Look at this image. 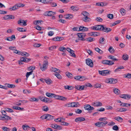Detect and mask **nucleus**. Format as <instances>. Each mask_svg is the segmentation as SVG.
<instances>
[{"label": "nucleus", "mask_w": 131, "mask_h": 131, "mask_svg": "<svg viewBox=\"0 0 131 131\" xmlns=\"http://www.w3.org/2000/svg\"><path fill=\"white\" fill-rule=\"evenodd\" d=\"M91 29L96 30H102L106 32H109L112 30V29L109 28L104 27L103 25H95L91 27Z\"/></svg>", "instance_id": "nucleus-1"}, {"label": "nucleus", "mask_w": 131, "mask_h": 131, "mask_svg": "<svg viewBox=\"0 0 131 131\" xmlns=\"http://www.w3.org/2000/svg\"><path fill=\"white\" fill-rule=\"evenodd\" d=\"M105 82L106 83L114 84L117 82V79H116L108 78L105 80Z\"/></svg>", "instance_id": "nucleus-2"}, {"label": "nucleus", "mask_w": 131, "mask_h": 131, "mask_svg": "<svg viewBox=\"0 0 131 131\" xmlns=\"http://www.w3.org/2000/svg\"><path fill=\"white\" fill-rule=\"evenodd\" d=\"M48 65V62L47 60L43 61L42 66L40 67V69L42 71H45L47 69Z\"/></svg>", "instance_id": "nucleus-3"}, {"label": "nucleus", "mask_w": 131, "mask_h": 131, "mask_svg": "<svg viewBox=\"0 0 131 131\" xmlns=\"http://www.w3.org/2000/svg\"><path fill=\"white\" fill-rule=\"evenodd\" d=\"M107 123V121H104V122H99L95 123V125L97 127L101 128L104 126Z\"/></svg>", "instance_id": "nucleus-4"}, {"label": "nucleus", "mask_w": 131, "mask_h": 131, "mask_svg": "<svg viewBox=\"0 0 131 131\" xmlns=\"http://www.w3.org/2000/svg\"><path fill=\"white\" fill-rule=\"evenodd\" d=\"M77 35L80 40L83 41L85 40V39L84 38L86 36V34L84 32L78 33L77 34Z\"/></svg>", "instance_id": "nucleus-5"}, {"label": "nucleus", "mask_w": 131, "mask_h": 131, "mask_svg": "<svg viewBox=\"0 0 131 131\" xmlns=\"http://www.w3.org/2000/svg\"><path fill=\"white\" fill-rule=\"evenodd\" d=\"M99 74L103 76L107 75L110 74L111 71L108 70H104L102 71H99Z\"/></svg>", "instance_id": "nucleus-6"}, {"label": "nucleus", "mask_w": 131, "mask_h": 131, "mask_svg": "<svg viewBox=\"0 0 131 131\" xmlns=\"http://www.w3.org/2000/svg\"><path fill=\"white\" fill-rule=\"evenodd\" d=\"M102 62L103 64H107L110 66L113 65L114 63V61H109L106 60H102Z\"/></svg>", "instance_id": "nucleus-7"}, {"label": "nucleus", "mask_w": 131, "mask_h": 131, "mask_svg": "<svg viewBox=\"0 0 131 131\" xmlns=\"http://www.w3.org/2000/svg\"><path fill=\"white\" fill-rule=\"evenodd\" d=\"M56 14V13L55 12L48 11L44 12L43 15L46 16H52L53 15Z\"/></svg>", "instance_id": "nucleus-8"}, {"label": "nucleus", "mask_w": 131, "mask_h": 131, "mask_svg": "<svg viewBox=\"0 0 131 131\" xmlns=\"http://www.w3.org/2000/svg\"><path fill=\"white\" fill-rule=\"evenodd\" d=\"M74 79L77 80H79L81 81H83L86 79H87L85 77L81 76H77L74 77Z\"/></svg>", "instance_id": "nucleus-9"}, {"label": "nucleus", "mask_w": 131, "mask_h": 131, "mask_svg": "<svg viewBox=\"0 0 131 131\" xmlns=\"http://www.w3.org/2000/svg\"><path fill=\"white\" fill-rule=\"evenodd\" d=\"M3 116H0V120H8L11 119L12 118L8 116L5 114H3Z\"/></svg>", "instance_id": "nucleus-10"}, {"label": "nucleus", "mask_w": 131, "mask_h": 131, "mask_svg": "<svg viewBox=\"0 0 131 131\" xmlns=\"http://www.w3.org/2000/svg\"><path fill=\"white\" fill-rule=\"evenodd\" d=\"M86 64L90 67H93V63L92 60L90 59H87L86 60Z\"/></svg>", "instance_id": "nucleus-11"}, {"label": "nucleus", "mask_w": 131, "mask_h": 131, "mask_svg": "<svg viewBox=\"0 0 131 131\" xmlns=\"http://www.w3.org/2000/svg\"><path fill=\"white\" fill-rule=\"evenodd\" d=\"M26 21L22 19H20L18 21V24L23 26H26L27 25Z\"/></svg>", "instance_id": "nucleus-12"}, {"label": "nucleus", "mask_w": 131, "mask_h": 131, "mask_svg": "<svg viewBox=\"0 0 131 131\" xmlns=\"http://www.w3.org/2000/svg\"><path fill=\"white\" fill-rule=\"evenodd\" d=\"M3 18L5 20L11 19H13L14 18V17L11 15H5L3 17Z\"/></svg>", "instance_id": "nucleus-13"}, {"label": "nucleus", "mask_w": 131, "mask_h": 131, "mask_svg": "<svg viewBox=\"0 0 131 131\" xmlns=\"http://www.w3.org/2000/svg\"><path fill=\"white\" fill-rule=\"evenodd\" d=\"M92 104V105L97 107L101 106L102 105V103L99 101L93 102Z\"/></svg>", "instance_id": "nucleus-14"}, {"label": "nucleus", "mask_w": 131, "mask_h": 131, "mask_svg": "<svg viewBox=\"0 0 131 131\" xmlns=\"http://www.w3.org/2000/svg\"><path fill=\"white\" fill-rule=\"evenodd\" d=\"M84 107L85 110H92L94 109L93 107L88 104L85 105Z\"/></svg>", "instance_id": "nucleus-15"}, {"label": "nucleus", "mask_w": 131, "mask_h": 131, "mask_svg": "<svg viewBox=\"0 0 131 131\" xmlns=\"http://www.w3.org/2000/svg\"><path fill=\"white\" fill-rule=\"evenodd\" d=\"M16 38L14 35H13L11 36V37H7L5 39L8 41H11L12 40H14Z\"/></svg>", "instance_id": "nucleus-16"}, {"label": "nucleus", "mask_w": 131, "mask_h": 131, "mask_svg": "<svg viewBox=\"0 0 131 131\" xmlns=\"http://www.w3.org/2000/svg\"><path fill=\"white\" fill-rule=\"evenodd\" d=\"M31 59L30 58L28 59L25 57H22L20 59L21 61L24 62H25L27 63L30 61Z\"/></svg>", "instance_id": "nucleus-17"}, {"label": "nucleus", "mask_w": 131, "mask_h": 131, "mask_svg": "<svg viewBox=\"0 0 131 131\" xmlns=\"http://www.w3.org/2000/svg\"><path fill=\"white\" fill-rule=\"evenodd\" d=\"M75 88L78 90L79 91H82L84 90V86L77 85L75 86Z\"/></svg>", "instance_id": "nucleus-18"}, {"label": "nucleus", "mask_w": 131, "mask_h": 131, "mask_svg": "<svg viewBox=\"0 0 131 131\" xmlns=\"http://www.w3.org/2000/svg\"><path fill=\"white\" fill-rule=\"evenodd\" d=\"M89 16L83 17L82 18V20L85 22H88L91 20V18L89 17Z\"/></svg>", "instance_id": "nucleus-19"}, {"label": "nucleus", "mask_w": 131, "mask_h": 131, "mask_svg": "<svg viewBox=\"0 0 131 131\" xmlns=\"http://www.w3.org/2000/svg\"><path fill=\"white\" fill-rule=\"evenodd\" d=\"M120 97L121 98L125 99H129L130 98V96L127 94H122L120 95Z\"/></svg>", "instance_id": "nucleus-20"}, {"label": "nucleus", "mask_w": 131, "mask_h": 131, "mask_svg": "<svg viewBox=\"0 0 131 131\" xmlns=\"http://www.w3.org/2000/svg\"><path fill=\"white\" fill-rule=\"evenodd\" d=\"M85 120V118L82 117H79L75 119V121L76 122L84 121Z\"/></svg>", "instance_id": "nucleus-21"}, {"label": "nucleus", "mask_w": 131, "mask_h": 131, "mask_svg": "<svg viewBox=\"0 0 131 131\" xmlns=\"http://www.w3.org/2000/svg\"><path fill=\"white\" fill-rule=\"evenodd\" d=\"M50 70L52 72H56L57 73L56 74L60 73L61 72V71L58 69L55 68H52Z\"/></svg>", "instance_id": "nucleus-22"}, {"label": "nucleus", "mask_w": 131, "mask_h": 131, "mask_svg": "<svg viewBox=\"0 0 131 131\" xmlns=\"http://www.w3.org/2000/svg\"><path fill=\"white\" fill-rule=\"evenodd\" d=\"M63 38L62 37H57L52 38V39L55 41H59L62 40Z\"/></svg>", "instance_id": "nucleus-23"}, {"label": "nucleus", "mask_w": 131, "mask_h": 131, "mask_svg": "<svg viewBox=\"0 0 131 131\" xmlns=\"http://www.w3.org/2000/svg\"><path fill=\"white\" fill-rule=\"evenodd\" d=\"M12 108L13 109L18 110H20L22 111H23L24 110V108H21L20 107L17 106H13L12 107Z\"/></svg>", "instance_id": "nucleus-24"}, {"label": "nucleus", "mask_w": 131, "mask_h": 131, "mask_svg": "<svg viewBox=\"0 0 131 131\" xmlns=\"http://www.w3.org/2000/svg\"><path fill=\"white\" fill-rule=\"evenodd\" d=\"M88 29L86 27L80 26L79 28V30L82 31H88Z\"/></svg>", "instance_id": "nucleus-25"}, {"label": "nucleus", "mask_w": 131, "mask_h": 131, "mask_svg": "<svg viewBox=\"0 0 131 131\" xmlns=\"http://www.w3.org/2000/svg\"><path fill=\"white\" fill-rule=\"evenodd\" d=\"M114 119L117 121H118L121 122L123 121V119L121 117L119 116H117L115 117L114 118Z\"/></svg>", "instance_id": "nucleus-26"}, {"label": "nucleus", "mask_w": 131, "mask_h": 131, "mask_svg": "<svg viewBox=\"0 0 131 131\" xmlns=\"http://www.w3.org/2000/svg\"><path fill=\"white\" fill-rule=\"evenodd\" d=\"M47 120H51L53 119V116L48 114H46Z\"/></svg>", "instance_id": "nucleus-27"}, {"label": "nucleus", "mask_w": 131, "mask_h": 131, "mask_svg": "<svg viewBox=\"0 0 131 131\" xmlns=\"http://www.w3.org/2000/svg\"><path fill=\"white\" fill-rule=\"evenodd\" d=\"M95 40V39L94 38H92L90 37H89L87 38L86 39H85V40L90 42H91L94 41Z\"/></svg>", "instance_id": "nucleus-28"}, {"label": "nucleus", "mask_w": 131, "mask_h": 131, "mask_svg": "<svg viewBox=\"0 0 131 131\" xmlns=\"http://www.w3.org/2000/svg\"><path fill=\"white\" fill-rule=\"evenodd\" d=\"M71 9L74 11H77L78 10L79 8L77 6H72L71 7Z\"/></svg>", "instance_id": "nucleus-29"}, {"label": "nucleus", "mask_w": 131, "mask_h": 131, "mask_svg": "<svg viewBox=\"0 0 131 131\" xmlns=\"http://www.w3.org/2000/svg\"><path fill=\"white\" fill-rule=\"evenodd\" d=\"M65 18H66L68 19H69L72 18L73 17V16L72 15L70 14H68L65 15Z\"/></svg>", "instance_id": "nucleus-30"}, {"label": "nucleus", "mask_w": 131, "mask_h": 131, "mask_svg": "<svg viewBox=\"0 0 131 131\" xmlns=\"http://www.w3.org/2000/svg\"><path fill=\"white\" fill-rule=\"evenodd\" d=\"M21 55L22 56L25 57H28L29 55V54L28 53L25 52H21Z\"/></svg>", "instance_id": "nucleus-31"}, {"label": "nucleus", "mask_w": 131, "mask_h": 131, "mask_svg": "<svg viewBox=\"0 0 131 131\" xmlns=\"http://www.w3.org/2000/svg\"><path fill=\"white\" fill-rule=\"evenodd\" d=\"M64 88L65 89H68V90H72L73 89V88L71 86L67 85L64 86Z\"/></svg>", "instance_id": "nucleus-32"}, {"label": "nucleus", "mask_w": 131, "mask_h": 131, "mask_svg": "<svg viewBox=\"0 0 131 131\" xmlns=\"http://www.w3.org/2000/svg\"><path fill=\"white\" fill-rule=\"evenodd\" d=\"M113 91L114 93L117 95L119 94L120 93V90L117 88L113 89Z\"/></svg>", "instance_id": "nucleus-33"}, {"label": "nucleus", "mask_w": 131, "mask_h": 131, "mask_svg": "<svg viewBox=\"0 0 131 131\" xmlns=\"http://www.w3.org/2000/svg\"><path fill=\"white\" fill-rule=\"evenodd\" d=\"M44 81L47 84H50L52 82V81L49 79H45Z\"/></svg>", "instance_id": "nucleus-34"}, {"label": "nucleus", "mask_w": 131, "mask_h": 131, "mask_svg": "<svg viewBox=\"0 0 131 131\" xmlns=\"http://www.w3.org/2000/svg\"><path fill=\"white\" fill-rule=\"evenodd\" d=\"M17 30L21 32H25L26 31V30L24 29L23 28L18 27L17 29Z\"/></svg>", "instance_id": "nucleus-35"}, {"label": "nucleus", "mask_w": 131, "mask_h": 131, "mask_svg": "<svg viewBox=\"0 0 131 131\" xmlns=\"http://www.w3.org/2000/svg\"><path fill=\"white\" fill-rule=\"evenodd\" d=\"M120 12L121 14L123 16L126 13V10L123 8H122L120 9Z\"/></svg>", "instance_id": "nucleus-36"}, {"label": "nucleus", "mask_w": 131, "mask_h": 131, "mask_svg": "<svg viewBox=\"0 0 131 131\" xmlns=\"http://www.w3.org/2000/svg\"><path fill=\"white\" fill-rule=\"evenodd\" d=\"M124 67L123 66H120L116 69L114 71L115 72H117L120 71L121 69H123Z\"/></svg>", "instance_id": "nucleus-37"}, {"label": "nucleus", "mask_w": 131, "mask_h": 131, "mask_svg": "<svg viewBox=\"0 0 131 131\" xmlns=\"http://www.w3.org/2000/svg\"><path fill=\"white\" fill-rule=\"evenodd\" d=\"M29 100L30 101H36L38 102L39 101L38 99L34 97L30 98Z\"/></svg>", "instance_id": "nucleus-38"}, {"label": "nucleus", "mask_w": 131, "mask_h": 131, "mask_svg": "<svg viewBox=\"0 0 131 131\" xmlns=\"http://www.w3.org/2000/svg\"><path fill=\"white\" fill-rule=\"evenodd\" d=\"M108 57H109V58H110L112 60H113V61H117L118 60V59H117L115 58V57L113 56H112V55H110Z\"/></svg>", "instance_id": "nucleus-39"}, {"label": "nucleus", "mask_w": 131, "mask_h": 131, "mask_svg": "<svg viewBox=\"0 0 131 131\" xmlns=\"http://www.w3.org/2000/svg\"><path fill=\"white\" fill-rule=\"evenodd\" d=\"M18 8H17L16 5L14 6H13L12 7L10 8H9V9L10 10H14L16 9H18Z\"/></svg>", "instance_id": "nucleus-40"}, {"label": "nucleus", "mask_w": 131, "mask_h": 131, "mask_svg": "<svg viewBox=\"0 0 131 131\" xmlns=\"http://www.w3.org/2000/svg\"><path fill=\"white\" fill-rule=\"evenodd\" d=\"M82 14L83 15V17L89 16V14L86 11L83 12L82 13Z\"/></svg>", "instance_id": "nucleus-41"}, {"label": "nucleus", "mask_w": 131, "mask_h": 131, "mask_svg": "<svg viewBox=\"0 0 131 131\" xmlns=\"http://www.w3.org/2000/svg\"><path fill=\"white\" fill-rule=\"evenodd\" d=\"M46 95L49 97H53V96L54 95V94L50 93H46Z\"/></svg>", "instance_id": "nucleus-42"}, {"label": "nucleus", "mask_w": 131, "mask_h": 131, "mask_svg": "<svg viewBox=\"0 0 131 131\" xmlns=\"http://www.w3.org/2000/svg\"><path fill=\"white\" fill-rule=\"evenodd\" d=\"M44 100L43 102L45 103H50L51 102V101L50 100L49 98L45 97Z\"/></svg>", "instance_id": "nucleus-43"}, {"label": "nucleus", "mask_w": 131, "mask_h": 131, "mask_svg": "<svg viewBox=\"0 0 131 131\" xmlns=\"http://www.w3.org/2000/svg\"><path fill=\"white\" fill-rule=\"evenodd\" d=\"M16 5L17 8H18V7H23L25 6L24 4L20 3H17Z\"/></svg>", "instance_id": "nucleus-44"}, {"label": "nucleus", "mask_w": 131, "mask_h": 131, "mask_svg": "<svg viewBox=\"0 0 131 131\" xmlns=\"http://www.w3.org/2000/svg\"><path fill=\"white\" fill-rule=\"evenodd\" d=\"M5 110L8 112L10 113H12L13 112V111L11 109L9 108H5Z\"/></svg>", "instance_id": "nucleus-45"}, {"label": "nucleus", "mask_w": 131, "mask_h": 131, "mask_svg": "<svg viewBox=\"0 0 131 131\" xmlns=\"http://www.w3.org/2000/svg\"><path fill=\"white\" fill-rule=\"evenodd\" d=\"M22 127L23 129L25 130H29L30 128L28 126H25V125H23Z\"/></svg>", "instance_id": "nucleus-46"}, {"label": "nucleus", "mask_w": 131, "mask_h": 131, "mask_svg": "<svg viewBox=\"0 0 131 131\" xmlns=\"http://www.w3.org/2000/svg\"><path fill=\"white\" fill-rule=\"evenodd\" d=\"M128 55L126 54H124L122 57V58L124 60H127L128 59Z\"/></svg>", "instance_id": "nucleus-47"}, {"label": "nucleus", "mask_w": 131, "mask_h": 131, "mask_svg": "<svg viewBox=\"0 0 131 131\" xmlns=\"http://www.w3.org/2000/svg\"><path fill=\"white\" fill-rule=\"evenodd\" d=\"M33 72V71H32L30 72H27L26 73V77L27 78L26 79H27L28 78V77L29 75L31 74Z\"/></svg>", "instance_id": "nucleus-48"}, {"label": "nucleus", "mask_w": 131, "mask_h": 131, "mask_svg": "<svg viewBox=\"0 0 131 131\" xmlns=\"http://www.w3.org/2000/svg\"><path fill=\"white\" fill-rule=\"evenodd\" d=\"M42 109L43 111L46 112L48 111L49 110L48 108L46 106H43Z\"/></svg>", "instance_id": "nucleus-49"}, {"label": "nucleus", "mask_w": 131, "mask_h": 131, "mask_svg": "<svg viewBox=\"0 0 131 131\" xmlns=\"http://www.w3.org/2000/svg\"><path fill=\"white\" fill-rule=\"evenodd\" d=\"M7 86L9 88H14L15 87V86L14 84H7Z\"/></svg>", "instance_id": "nucleus-50"}, {"label": "nucleus", "mask_w": 131, "mask_h": 131, "mask_svg": "<svg viewBox=\"0 0 131 131\" xmlns=\"http://www.w3.org/2000/svg\"><path fill=\"white\" fill-rule=\"evenodd\" d=\"M109 51L111 53H113L114 52V49L112 47L110 46L108 49Z\"/></svg>", "instance_id": "nucleus-51"}, {"label": "nucleus", "mask_w": 131, "mask_h": 131, "mask_svg": "<svg viewBox=\"0 0 131 131\" xmlns=\"http://www.w3.org/2000/svg\"><path fill=\"white\" fill-rule=\"evenodd\" d=\"M67 99V98L65 97L60 96L59 95V100H61L62 101H66Z\"/></svg>", "instance_id": "nucleus-52"}, {"label": "nucleus", "mask_w": 131, "mask_h": 131, "mask_svg": "<svg viewBox=\"0 0 131 131\" xmlns=\"http://www.w3.org/2000/svg\"><path fill=\"white\" fill-rule=\"evenodd\" d=\"M62 119H63V118H59L55 119H54V121L57 122H61Z\"/></svg>", "instance_id": "nucleus-53"}, {"label": "nucleus", "mask_w": 131, "mask_h": 131, "mask_svg": "<svg viewBox=\"0 0 131 131\" xmlns=\"http://www.w3.org/2000/svg\"><path fill=\"white\" fill-rule=\"evenodd\" d=\"M120 105L123 106L127 107L128 106H130V104L127 103H123L120 104Z\"/></svg>", "instance_id": "nucleus-54"}, {"label": "nucleus", "mask_w": 131, "mask_h": 131, "mask_svg": "<svg viewBox=\"0 0 131 131\" xmlns=\"http://www.w3.org/2000/svg\"><path fill=\"white\" fill-rule=\"evenodd\" d=\"M59 50L60 51L64 52L66 50V48L64 47H63L59 48Z\"/></svg>", "instance_id": "nucleus-55"}, {"label": "nucleus", "mask_w": 131, "mask_h": 131, "mask_svg": "<svg viewBox=\"0 0 131 131\" xmlns=\"http://www.w3.org/2000/svg\"><path fill=\"white\" fill-rule=\"evenodd\" d=\"M55 75L57 77V78L59 79H61L62 78L61 76L59 74V73L58 74H55Z\"/></svg>", "instance_id": "nucleus-56"}, {"label": "nucleus", "mask_w": 131, "mask_h": 131, "mask_svg": "<svg viewBox=\"0 0 131 131\" xmlns=\"http://www.w3.org/2000/svg\"><path fill=\"white\" fill-rule=\"evenodd\" d=\"M2 129L4 131H10L9 128L6 127H3L2 128Z\"/></svg>", "instance_id": "nucleus-57"}, {"label": "nucleus", "mask_w": 131, "mask_h": 131, "mask_svg": "<svg viewBox=\"0 0 131 131\" xmlns=\"http://www.w3.org/2000/svg\"><path fill=\"white\" fill-rule=\"evenodd\" d=\"M61 124L62 125H64L65 126H68L69 125L68 123H67L64 121H61Z\"/></svg>", "instance_id": "nucleus-58"}, {"label": "nucleus", "mask_w": 131, "mask_h": 131, "mask_svg": "<svg viewBox=\"0 0 131 131\" xmlns=\"http://www.w3.org/2000/svg\"><path fill=\"white\" fill-rule=\"evenodd\" d=\"M112 129L113 130L117 131L119 129V128L116 125L112 127Z\"/></svg>", "instance_id": "nucleus-59"}, {"label": "nucleus", "mask_w": 131, "mask_h": 131, "mask_svg": "<svg viewBox=\"0 0 131 131\" xmlns=\"http://www.w3.org/2000/svg\"><path fill=\"white\" fill-rule=\"evenodd\" d=\"M96 5L97 6H104L103 3H96Z\"/></svg>", "instance_id": "nucleus-60"}, {"label": "nucleus", "mask_w": 131, "mask_h": 131, "mask_svg": "<svg viewBox=\"0 0 131 131\" xmlns=\"http://www.w3.org/2000/svg\"><path fill=\"white\" fill-rule=\"evenodd\" d=\"M35 68V67L33 66H31L28 68V70L29 71H33Z\"/></svg>", "instance_id": "nucleus-61"}, {"label": "nucleus", "mask_w": 131, "mask_h": 131, "mask_svg": "<svg viewBox=\"0 0 131 131\" xmlns=\"http://www.w3.org/2000/svg\"><path fill=\"white\" fill-rule=\"evenodd\" d=\"M42 21L41 20L35 21H34L33 23L34 24L37 25L38 24L40 23Z\"/></svg>", "instance_id": "nucleus-62"}, {"label": "nucleus", "mask_w": 131, "mask_h": 131, "mask_svg": "<svg viewBox=\"0 0 131 131\" xmlns=\"http://www.w3.org/2000/svg\"><path fill=\"white\" fill-rule=\"evenodd\" d=\"M107 110H112L113 109V107L111 106L107 105L105 106Z\"/></svg>", "instance_id": "nucleus-63"}, {"label": "nucleus", "mask_w": 131, "mask_h": 131, "mask_svg": "<svg viewBox=\"0 0 131 131\" xmlns=\"http://www.w3.org/2000/svg\"><path fill=\"white\" fill-rule=\"evenodd\" d=\"M58 126L59 125L56 124H52L51 126L52 127L55 129H57Z\"/></svg>", "instance_id": "nucleus-64"}]
</instances>
